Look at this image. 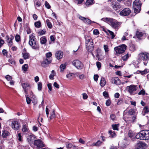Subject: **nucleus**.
Returning <instances> with one entry per match:
<instances>
[{
	"label": "nucleus",
	"mask_w": 149,
	"mask_h": 149,
	"mask_svg": "<svg viewBox=\"0 0 149 149\" xmlns=\"http://www.w3.org/2000/svg\"><path fill=\"white\" fill-rule=\"evenodd\" d=\"M101 20L108 23L115 29L119 28L121 23L116 20L111 18L105 17L101 19Z\"/></svg>",
	"instance_id": "nucleus-1"
},
{
	"label": "nucleus",
	"mask_w": 149,
	"mask_h": 149,
	"mask_svg": "<svg viewBox=\"0 0 149 149\" xmlns=\"http://www.w3.org/2000/svg\"><path fill=\"white\" fill-rule=\"evenodd\" d=\"M136 137L141 140H149V131H142L136 135Z\"/></svg>",
	"instance_id": "nucleus-2"
},
{
	"label": "nucleus",
	"mask_w": 149,
	"mask_h": 149,
	"mask_svg": "<svg viewBox=\"0 0 149 149\" xmlns=\"http://www.w3.org/2000/svg\"><path fill=\"white\" fill-rule=\"evenodd\" d=\"M35 37L33 34H31L29 36V43L30 45L31 46L32 48L35 50H38L39 47L38 45L36 43L35 40Z\"/></svg>",
	"instance_id": "nucleus-3"
},
{
	"label": "nucleus",
	"mask_w": 149,
	"mask_h": 149,
	"mask_svg": "<svg viewBox=\"0 0 149 149\" xmlns=\"http://www.w3.org/2000/svg\"><path fill=\"white\" fill-rule=\"evenodd\" d=\"M126 49V46L125 45H122L120 46L115 47L114 48L115 51V54L117 55H119L123 53Z\"/></svg>",
	"instance_id": "nucleus-4"
},
{
	"label": "nucleus",
	"mask_w": 149,
	"mask_h": 149,
	"mask_svg": "<svg viewBox=\"0 0 149 149\" xmlns=\"http://www.w3.org/2000/svg\"><path fill=\"white\" fill-rule=\"evenodd\" d=\"M141 3L139 0H135L133 3L134 12L136 13H139L141 10Z\"/></svg>",
	"instance_id": "nucleus-5"
},
{
	"label": "nucleus",
	"mask_w": 149,
	"mask_h": 149,
	"mask_svg": "<svg viewBox=\"0 0 149 149\" xmlns=\"http://www.w3.org/2000/svg\"><path fill=\"white\" fill-rule=\"evenodd\" d=\"M138 60L140 61H147L149 60V53L146 52H141L138 55Z\"/></svg>",
	"instance_id": "nucleus-6"
},
{
	"label": "nucleus",
	"mask_w": 149,
	"mask_h": 149,
	"mask_svg": "<svg viewBox=\"0 0 149 149\" xmlns=\"http://www.w3.org/2000/svg\"><path fill=\"white\" fill-rule=\"evenodd\" d=\"M127 90L131 95H134L136 93V91L138 89V86L136 85H132L127 86Z\"/></svg>",
	"instance_id": "nucleus-7"
},
{
	"label": "nucleus",
	"mask_w": 149,
	"mask_h": 149,
	"mask_svg": "<svg viewBox=\"0 0 149 149\" xmlns=\"http://www.w3.org/2000/svg\"><path fill=\"white\" fill-rule=\"evenodd\" d=\"M72 63L78 69H81L83 67V64L80 61L78 60H74L72 62Z\"/></svg>",
	"instance_id": "nucleus-8"
},
{
	"label": "nucleus",
	"mask_w": 149,
	"mask_h": 149,
	"mask_svg": "<svg viewBox=\"0 0 149 149\" xmlns=\"http://www.w3.org/2000/svg\"><path fill=\"white\" fill-rule=\"evenodd\" d=\"M21 126L20 123L17 120H13L11 123L12 128L15 130H19Z\"/></svg>",
	"instance_id": "nucleus-9"
},
{
	"label": "nucleus",
	"mask_w": 149,
	"mask_h": 149,
	"mask_svg": "<svg viewBox=\"0 0 149 149\" xmlns=\"http://www.w3.org/2000/svg\"><path fill=\"white\" fill-rule=\"evenodd\" d=\"M131 13V10L128 8H125L122 10L120 13V15L122 16H127Z\"/></svg>",
	"instance_id": "nucleus-10"
},
{
	"label": "nucleus",
	"mask_w": 149,
	"mask_h": 149,
	"mask_svg": "<svg viewBox=\"0 0 149 149\" xmlns=\"http://www.w3.org/2000/svg\"><path fill=\"white\" fill-rule=\"evenodd\" d=\"M79 18L80 19L83 21L85 23L87 24H90L92 22L95 23H96L95 22L91 21V20L88 18H87L81 16H80Z\"/></svg>",
	"instance_id": "nucleus-11"
},
{
	"label": "nucleus",
	"mask_w": 149,
	"mask_h": 149,
	"mask_svg": "<svg viewBox=\"0 0 149 149\" xmlns=\"http://www.w3.org/2000/svg\"><path fill=\"white\" fill-rule=\"evenodd\" d=\"M34 144L38 148L44 146L42 142L40 140H36L34 141Z\"/></svg>",
	"instance_id": "nucleus-12"
},
{
	"label": "nucleus",
	"mask_w": 149,
	"mask_h": 149,
	"mask_svg": "<svg viewBox=\"0 0 149 149\" xmlns=\"http://www.w3.org/2000/svg\"><path fill=\"white\" fill-rule=\"evenodd\" d=\"M52 60L50 58H46L42 63V66L44 67H46L47 66L48 64L51 63Z\"/></svg>",
	"instance_id": "nucleus-13"
},
{
	"label": "nucleus",
	"mask_w": 149,
	"mask_h": 149,
	"mask_svg": "<svg viewBox=\"0 0 149 149\" xmlns=\"http://www.w3.org/2000/svg\"><path fill=\"white\" fill-rule=\"evenodd\" d=\"M111 81L112 83L118 85L120 84V79L117 77L112 78L111 79Z\"/></svg>",
	"instance_id": "nucleus-14"
},
{
	"label": "nucleus",
	"mask_w": 149,
	"mask_h": 149,
	"mask_svg": "<svg viewBox=\"0 0 149 149\" xmlns=\"http://www.w3.org/2000/svg\"><path fill=\"white\" fill-rule=\"evenodd\" d=\"M146 146L145 143L141 141L138 143L136 145V147L137 149H142L146 147Z\"/></svg>",
	"instance_id": "nucleus-15"
},
{
	"label": "nucleus",
	"mask_w": 149,
	"mask_h": 149,
	"mask_svg": "<svg viewBox=\"0 0 149 149\" xmlns=\"http://www.w3.org/2000/svg\"><path fill=\"white\" fill-rule=\"evenodd\" d=\"M112 6L113 9L115 10H117L119 9L120 7V6L119 3H114L113 2L112 4Z\"/></svg>",
	"instance_id": "nucleus-16"
},
{
	"label": "nucleus",
	"mask_w": 149,
	"mask_h": 149,
	"mask_svg": "<svg viewBox=\"0 0 149 149\" xmlns=\"http://www.w3.org/2000/svg\"><path fill=\"white\" fill-rule=\"evenodd\" d=\"M63 55V53L61 51H58L56 53V57L57 59L59 60L62 58Z\"/></svg>",
	"instance_id": "nucleus-17"
},
{
	"label": "nucleus",
	"mask_w": 149,
	"mask_h": 149,
	"mask_svg": "<svg viewBox=\"0 0 149 149\" xmlns=\"http://www.w3.org/2000/svg\"><path fill=\"white\" fill-rule=\"evenodd\" d=\"M135 110L133 109H131L128 111L127 109H126L124 111L123 115H124L125 113H126L127 112H128L130 115H132L135 113Z\"/></svg>",
	"instance_id": "nucleus-18"
},
{
	"label": "nucleus",
	"mask_w": 149,
	"mask_h": 149,
	"mask_svg": "<svg viewBox=\"0 0 149 149\" xmlns=\"http://www.w3.org/2000/svg\"><path fill=\"white\" fill-rule=\"evenodd\" d=\"M93 40L90 37H88L86 38V45H93Z\"/></svg>",
	"instance_id": "nucleus-19"
},
{
	"label": "nucleus",
	"mask_w": 149,
	"mask_h": 149,
	"mask_svg": "<svg viewBox=\"0 0 149 149\" xmlns=\"http://www.w3.org/2000/svg\"><path fill=\"white\" fill-rule=\"evenodd\" d=\"M136 36L137 38L139 39H141V38L144 35V33L139 31H137L136 32Z\"/></svg>",
	"instance_id": "nucleus-20"
},
{
	"label": "nucleus",
	"mask_w": 149,
	"mask_h": 149,
	"mask_svg": "<svg viewBox=\"0 0 149 149\" xmlns=\"http://www.w3.org/2000/svg\"><path fill=\"white\" fill-rule=\"evenodd\" d=\"M35 138V136L33 134H30L28 137L27 139V140L29 143H30L31 142L33 141V140Z\"/></svg>",
	"instance_id": "nucleus-21"
},
{
	"label": "nucleus",
	"mask_w": 149,
	"mask_h": 149,
	"mask_svg": "<svg viewBox=\"0 0 149 149\" xmlns=\"http://www.w3.org/2000/svg\"><path fill=\"white\" fill-rule=\"evenodd\" d=\"M41 5L40 0H36L34 1V6L36 8L40 7Z\"/></svg>",
	"instance_id": "nucleus-22"
},
{
	"label": "nucleus",
	"mask_w": 149,
	"mask_h": 149,
	"mask_svg": "<svg viewBox=\"0 0 149 149\" xmlns=\"http://www.w3.org/2000/svg\"><path fill=\"white\" fill-rule=\"evenodd\" d=\"M40 43L42 45H45L47 42V39L45 36H43L40 39Z\"/></svg>",
	"instance_id": "nucleus-23"
},
{
	"label": "nucleus",
	"mask_w": 149,
	"mask_h": 149,
	"mask_svg": "<svg viewBox=\"0 0 149 149\" xmlns=\"http://www.w3.org/2000/svg\"><path fill=\"white\" fill-rule=\"evenodd\" d=\"M74 74L69 73L66 75V78L69 80H71L74 77Z\"/></svg>",
	"instance_id": "nucleus-24"
},
{
	"label": "nucleus",
	"mask_w": 149,
	"mask_h": 149,
	"mask_svg": "<svg viewBox=\"0 0 149 149\" xmlns=\"http://www.w3.org/2000/svg\"><path fill=\"white\" fill-rule=\"evenodd\" d=\"M100 84L101 86L102 87H103L106 84V81L104 77H101Z\"/></svg>",
	"instance_id": "nucleus-25"
},
{
	"label": "nucleus",
	"mask_w": 149,
	"mask_h": 149,
	"mask_svg": "<svg viewBox=\"0 0 149 149\" xmlns=\"http://www.w3.org/2000/svg\"><path fill=\"white\" fill-rule=\"evenodd\" d=\"M86 49L89 52H91L93 50V47L91 45H86Z\"/></svg>",
	"instance_id": "nucleus-26"
},
{
	"label": "nucleus",
	"mask_w": 149,
	"mask_h": 149,
	"mask_svg": "<svg viewBox=\"0 0 149 149\" xmlns=\"http://www.w3.org/2000/svg\"><path fill=\"white\" fill-rule=\"evenodd\" d=\"M22 130L24 132H28L29 131L28 127L26 125H23Z\"/></svg>",
	"instance_id": "nucleus-27"
},
{
	"label": "nucleus",
	"mask_w": 149,
	"mask_h": 149,
	"mask_svg": "<svg viewBox=\"0 0 149 149\" xmlns=\"http://www.w3.org/2000/svg\"><path fill=\"white\" fill-rule=\"evenodd\" d=\"M22 54L23 57L24 59L26 60L29 58V53L26 52H24L23 53H22Z\"/></svg>",
	"instance_id": "nucleus-28"
},
{
	"label": "nucleus",
	"mask_w": 149,
	"mask_h": 149,
	"mask_svg": "<svg viewBox=\"0 0 149 149\" xmlns=\"http://www.w3.org/2000/svg\"><path fill=\"white\" fill-rule=\"evenodd\" d=\"M94 3L93 0H87L86 3V5L87 6H89L90 5L93 4Z\"/></svg>",
	"instance_id": "nucleus-29"
},
{
	"label": "nucleus",
	"mask_w": 149,
	"mask_h": 149,
	"mask_svg": "<svg viewBox=\"0 0 149 149\" xmlns=\"http://www.w3.org/2000/svg\"><path fill=\"white\" fill-rule=\"evenodd\" d=\"M66 68V65L65 64H62L60 66L61 72H62Z\"/></svg>",
	"instance_id": "nucleus-30"
},
{
	"label": "nucleus",
	"mask_w": 149,
	"mask_h": 149,
	"mask_svg": "<svg viewBox=\"0 0 149 149\" xmlns=\"http://www.w3.org/2000/svg\"><path fill=\"white\" fill-rule=\"evenodd\" d=\"M149 72V70L148 69H146L143 71H139V72L142 75H144Z\"/></svg>",
	"instance_id": "nucleus-31"
},
{
	"label": "nucleus",
	"mask_w": 149,
	"mask_h": 149,
	"mask_svg": "<svg viewBox=\"0 0 149 149\" xmlns=\"http://www.w3.org/2000/svg\"><path fill=\"white\" fill-rule=\"evenodd\" d=\"M22 86L24 91H25V93H26V88L29 86V84L27 83H24L22 84Z\"/></svg>",
	"instance_id": "nucleus-32"
},
{
	"label": "nucleus",
	"mask_w": 149,
	"mask_h": 149,
	"mask_svg": "<svg viewBox=\"0 0 149 149\" xmlns=\"http://www.w3.org/2000/svg\"><path fill=\"white\" fill-rule=\"evenodd\" d=\"M8 132L6 130H4L3 132V133L2 134V136L3 137L5 138L8 135Z\"/></svg>",
	"instance_id": "nucleus-33"
},
{
	"label": "nucleus",
	"mask_w": 149,
	"mask_h": 149,
	"mask_svg": "<svg viewBox=\"0 0 149 149\" xmlns=\"http://www.w3.org/2000/svg\"><path fill=\"white\" fill-rule=\"evenodd\" d=\"M46 22L48 27L50 29L52 28V26L49 20L48 19H47L46 20Z\"/></svg>",
	"instance_id": "nucleus-34"
},
{
	"label": "nucleus",
	"mask_w": 149,
	"mask_h": 149,
	"mask_svg": "<svg viewBox=\"0 0 149 149\" xmlns=\"http://www.w3.org/2000/svg\"><path fill=\"white\" fill-rule=\"evenodd\" d=\"M113 129L114 130H118V127L119 126V124H113L112 125Z\"/></svg>",
	"instance_id": "nucleus-35"
},
{
	"label": "nucleus",
	"mask_w": 149,
	"mask_h": 149,
	"mask_svg": "<svg viewBox=\"0 0 149 149\" xmlns=\"http://www.w3.org/2000/svg\"><path fill=\"white\" fill-rule=\"evenodd\" d=\"M28 67V65L27 64H25L22 66V69L24 72H26L27 71Z\"/></svg>",
	"instance_id": "nucleus-36"
},
{
	"label": "nucleus",
	"mask_w": 149,
	"mask_h": 149,
	"mask_svg": "<svg viewBox=\"0 0 149 149\" xmlns=\"http://www.w3.org/2000/svg\"><path fill=\"white\" fill-rule=\"evenodd\" d=\"M54 111H55L53 110L52 112L50 113V116L49 117V118L50 120L52 119L55 117Z\"/></svg>",
	"instance_id": "nucleus-37"
},
{
	"label": "nucleus",
	"mask_w": 149,
	"mask_h": 149,
	"mask_svg": "<svg viewBox=\"0 0 149 149\" xmlns=\"http://www.w3.org/2000/svg\"><path fill=\"white\" fill-rule=\"evenodd\" d=\"M109 132L110 134L111 137L113 138L116 136V135L114 132H113L111 130H110L109 131Z\"/></svg>",
	"instance_id": "nucleus-38"
},
{
	"label": "nucleus",
	"mask_w": 149,
	"mask_h": 149,
	"mask_svg": "<svg viewBox=\"0 0 149 149\" xmlns=\"http://www.w3.org/2000/svg\"><path fill=\"white\" fill-rule=\"evenodd\" d=\"M35 26L36 27L38 28H39L41 26V23L39 21L35 22L34 23Z\"/></svg>",
	"instance_id": "nucleus-39"
},
{
	"label": "nucleus",
	"mask_w": 149,
	"mask_h": 149,
	"mask_svg": "<svg viewBox=\"0 0 149 149\" xmlns=\"http://www.w3.org/2000/svg\"><path fill=\"white\" fill-rule=\"evenodd\" d=\"M102 143V142L100 140L98 141L96 143H93L92 144L93 146H100Z\"/></svg>",
	"instance_id": "nucleus-40"
},
{
	"label": "nucleus",
	"mask_w": 149,
	"mask_h": 149,
	"mask_svg": "<svg viewBox=\"0 0 149 149\" xmlns=\"http://www.w3.org/2000/svg\"><path fill=\"white\" fill-rule=\"evenodd\" d=\"M134 134L131 130H129L128 132V135L129 137L131 138L134 136Z\"/></svg>",
	"instance_id": "nucleus-41"
},
{
	"label": "nucleus",
	"mask_w": 149,
	"mask_h": 149,
	"mask_svg": "<svg viewBox=\"0 0 149 149\" xmlns=\"http://www.w3.org/2000/svg\"><path fill=\"white\" fill-rule=\"evenodd\" d=\"M42 84L40 82H39L38 84V89L39 91L41 90L42 88Z\"/></svg>",
	"instance_id": "nucleus-42"
},
{
	"label": "nucleus",
	"mask_w": 149,
	"mask_h": 149,
	"mask_svg": "<svg viewBox=\"0 0 149 149\" xmlns=\"http://www.w3.org/2000/svg\"><path fill=\"white\" fill-rule=\"evenodd\" d=\"M109 32L110 35L111 36V38L113 39L115 37V35H114V33L113 32L109 30H107Z\"/></svg>",
	"instance_id": "nucleus-43"
},
{
	"label": "nucleus",
	"mask_w": 149,
	"mask_h": 149,
	"mask_svg": "<svg viewBox=\"0 0 149 149\" xmlns=\"http://www.w3.org/2000/svg\"><path fill=\"white\" fill-rule=\"evenodd\" d=\"M129 57V54H127L122 57V59L124 61L127 60Z\"/></svg>",
	"instance_id": "nucleus-44"
},
{
	"label": "nucleus",
	"mask_w": 149,
	"mask_h": 149,
	"mask_svg": "<svg viewBox=\"0 0 149 149\" xmlns=\"http://www.w3.org/2000/svg\"><path fill=\"white\" fill-rule=\"evenodd\" d=\"M104 49L105 50V51L106 52H107L109 51V49L108 48V46L107 45H104Z\"/></svg>",
	"instance_id": "nucleus-45"
},
{
	"label": "nucleus",
	"mask_w": 149,
	"mask_h": 149,
	"mask_svg": "<svg viewBox=\"0 0 149 149\" xmlns=\"http://www.w3.org/2000/svg\"><path fill=\"white\" fill-rule=\"evenodd\" d=\"M144 113H148V112H149V109L148 108V107L147 106H146L143 109Z\"/></svg>",
	"instance_id": "nucleus-46"
},
{
	"label": "nucleus",
	"mask_w": 149,
	"mask_h": 149,
	"mask_svg": "<svg viewBox=\"0 0 149 149\" xmlns=\"http://www.w3.org/2000/svg\"><path fill=\"white\" fill-rule=\"evenodd\" d=\"M15 40L17 42H19L20 40V37L19 35H17L15 36Z\"/></svg>",
	"instance_id": "nucleus-47"
},
{
	"label": "nucleus",
	"mask_w": 149,
	"mask_h": 149,
	"mask_svg": "<svg viewBox=\"0 0 149 149\" xmlns=\"http://www.w3.org/2000/svg\"><path fill=\"white\" fill-rule=\"evenodd\" d=\"M145 91L144 90H141L138 93L139 95H144L145 94Z\"/></svg>",
	"instance_id": "nucleus-48"
},
{
	"label": "nucleus",
	"mask_w": 149,
	"mask_h": 149,
	"mask_svg": "<svg viewBox=\"0 0 149 149\" xmlns=\"http://www.w3.org/2000/svg\"><path fill=\"white\" fill-rule=\"evenodd\" d=\"M56 73H53L51 74L49 76V77L50 79L53 80L54 79V77Z\"/></svg>",
	"instance_id": "nucleus-49"
},
{
	"label": "nucleus",
	"mask_w": 149,
	"mask_h": 149,
	"mask_svg": "<svg viewBox=\"0 0 149 149\" xmlns=\"http://www.w3.org/2000/svg\"><path fill=\"white\" fill-rule=\"evenodd\" d=\"M110 118L113 121H114L115 120L116 116L112 114L110 115Z\"/></svg>",
	"instance_id": "nucleus-50"
},
{
	"label": "nucleus",
	"mask_w": 149,
	"mask_h": 149,
	"mask_svg": "<svg viewBox=\"0 0 149 149\" xmlns=\"http://www.w3.org/2000/svg\"><path fill=\"white\" fill-rule=\"evenodd\" d=\"M66 147L67 148H70L72 147V145L71 143H66Z\"/></svg>",
	"instance_id": "nucleus-51"
},
{
	"label": "nucleus",
	"mask_w": 149,
	"mask_h": 149,
	"mask_svg": "<svg viewBox=\"0 0 149 149\" xmlns=\"http://www.w3.org/2000/svg\"><path fill=\"white\" fill-rule=\"evenodd\" d=\"M5 78L7 80L9 81H10L12 79V77L8 75H7L6 76Z\"/></svg>",
	"instance_id": "nucleus-52"
},
{
	"label": "nucleus",
	"mask_w": 149,
	"mask_h": 149,
	"mask_svg": "<svg viewBox=\"0 0 149 149\" xmlns=\"http://www.w3.org/2000/svg\"><path fill=\"white\" fill-rule=\"evenodd\" d=\"M93 33L94 34L97 35L99 34V32L97 29H95L93 31Z\"/></svg>",
	"instance_id": "nucleus-53"
},
{
	"label": "nucleus",
	"mask_w": 149,
	"mask_h": 149,
	"mask_svg": "<svg viewBox=\"0 0 149 149\" xmlns=\"http://www.w3.org/2000/svg\"><path fill=\"white\" fill-rule=\"evenodd\" d=\"M52 56V54L51 52H48L46 54V58H49Z\"/></svg>",
	"instance_id": "nucleus-54"
},
{
	"label": "nucleus",
	"mask_w": 149,
	"mask_h": 149,
	"mask_svg": "<svg viewBox=\"0 0 149 149\" xmlns=\"http://www.w3.org/2000/svg\"><path fill=\"white\" fill-rule=\"evenodd\" d=\"M45 6L47 8L49 9L51 8V6H50L49 3L47 1H46L45 2Z\"/></svg>",
	"instance_id": "nucleus-55"
},
{
	"label": "nucleus",
	"mask_w": 149,
	"mask_h": 149,
	"mask_svg": "<svg viewBox=\"0 0 149 149\" xmlns=\"http://www.w3.org/2000/svg\"><path fill=\"white\" fill-rule=\"evenodd\" d=\"M103 95L104 97L106 98H107L108 97V93L106 91H104L103 93Z\"/></svg>",
	"instance_id": "nucleus-56"
},
{
	"label": "nucleus",
	"mask_w": 149,
	"mask_h": 149,
	"mask_svg": "<svg viewBox=\"0 0 149 149\" xmlns=\"http://www.w3.org/2000/svg\"><path fill=\"white\" fill-rule=\"evenodd\" d=\"M31 101V99L29 97H26V101L28 104L30 103Z\"/></svg>",
	"instance_id": "nucleus-57"
},
{
	"label": "nucleus",
	"mask_w": 149,
	"mask_h": 149,
	"mask_svg": "<svg viewBox=\"0 0 149 149\" xmlns=\"http://www.w3.org/2000/svg\"><path fill=\"white\" fill-rule=\"evenodd\" d=\"M96 65L98 69H100L101 67V63L99 62H97L96 63Z\"/></svg>",
	"instance_id": "nucleus-58"
},
{
	"label": "nucleus",
	"mask_w": 149,
	"mask_h": 149,
	"mask_svg": "<svg viewBox=\"0 0 149 149\" xmlns=\"http://www.w3.org/2000/svg\"><path fill=\"white\" fill-rule=\"evenodd\" d=\"M47 86L49 91H51L52 90V85L51 83H49L47 84Z\"/></svg>",
	"instance_id": "nucleus-59"
},
{
	"label": "nucleus",
	"mask_w": 149,
	"mask_h": 149,
	"mask_svg": "<svg viewBox=\"0 0 149 149\" xmlns=\"http://www.w3.org/2000/svg\"><path fill=\"white\" fill-rule=\"evenodd\" d=\"M53 86L57 88H59V86L56 82H55L53 84Z\"/></svg>",
	"instance_id": "nucleus-60"
},
{
	"label": "nucleus",
	"mask_w": 149,
	"mask_h": 149,
	"mask_svg": "<svg viewBox=\"0 0 149 149\" xmlns=\"http://www.w3.org/2000/svg\"><path fill=\"white\" fill-rule=\"evenodd\" d=\"M111 103V101L109 100H108L106 101V104L107 106H108L110 105Z\"/></svg>",
	"instance_id": "nucleus-61"
},
{
	"label": "nucleus",
	"mask_w": 149,
	"mask_h": 149,
	"mask_svg": "<svg viewBox=\"0 0 149 149\" xmlns=\"http://www.w3.org/2000/svg\"><path fill=\"white\" fill-rule=\"evenodd\" d=\"M17 137L18 138V139L19 141H21L22 140V136L20 133H19L17 134Z\"/></svg>",
	"instance_id": "nucleus-62"
},
{
	"label": "nucleus",
	"mask_w": 149,
	"mask_h": 149,
	"mask_svg": "<svg viewBox=\"0 0 149 149\" xmlns=\"http://www.w3.org/2000/svg\"><path fill=\"white\" fill-rule=\"evenodd\" d=\"M79 78L81 79H83L85 78V76L84 74H81L79 75Z\"/></svg>",
	"instance_id": "nucleus-63"
},
{
	"label": "nucleus",
	"mask_w": 149,
	"mask_h": 149,
	"mask_svg": "<svg viewBox=\"0 0 149 149\" xmlns=\"http://www.w3.org/2000/svg\"><path fill=\"white\" fill-rule=\"evenodd\" d=\"M99 76L97 74L95 75L94 76V80L96 81H97L98 80Z\"/></svg>",
	"instance_id": "nucleus-64"
}]
</instances>
